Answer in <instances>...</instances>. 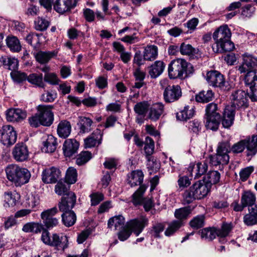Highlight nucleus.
I'll use <instances>...</instances> for the list:
<instances>
[{
	"label": "nucleus",
	"mask_w": 257,
	"mask_h": 257,
	"mask_svg": "<svg viewBox=\"0 0 257 257\" xmlns=\"http://www.w3.org/2000/svg\"><path fill=\"white\" fill-rule=\"evenodd\" d=\"M27 80L30 83L35 85L37 87L41 88H45V84L43 80L42 74H31L28 76Z\"/></svg>",
	"instance_id": "a18cd8bd"
},
{
	"label": "nucleus",
	"mask_w": 257,
	"mask_h": 257,
	"mask_svg": "<svg viewBox=\"0 0 257 257\" xmlns=\"http://www.w3.org/2000/svg\"><path fill=\"white\" fill-rule=\"evenodd\" d=\"M217 228L214 227H206L199 231L202 238L211 241L217 236Z\"/></svg>",
	"instance_id": "4c0bfd02"
},
{
	"label": "nucleus",
	"mask_w": 257,
	"mask_h": 257,
	"mask_svg": "<svg viewBox=\"0 0 257 257\" xmlns=\"http://www.w3.org/2000/svg\"><path fill=\"white\" fill-rule=\"evenodd\" d=\"M79 143L74 139L66 140L63 146V151L66 157H70L75 154L79 148Z\"/></svg>",
	"instance_id": "412c9836"
},
{
	"label": "nucleus",
	"mask_w": 257,
	"mask_h": 257,
	"mask_svg": "<svg viewBox=\"0 0 257 257\" xmlns=\"http://www.w3.org/2000/svg\"><path fill=\"white\" fill-rule=\"evenodd\" d=\"M231 223H222L220 228H217V236L219 237V242L226 241L225 237L229 235L233 228Z\"/></svg>",
	"instance_id": "2f4dec72"
},
{
	"label": "nucleus",
	"mask_w": 257,
	"mask_h": 257,
	"mask_svg": "<svg viewBox=\"0 0 257 257\" xmlns=\"http://www.w3.org/2000/svg\"><path fill=\"white\" fill-rule=\"evenodd\" d=\"M143 54L144 60L153 61L158 56V48L154 45L147 46L145 48Z\"/></svg>",
	"instance_id": "c9c22d12"
},
{
	"label": "nucleus",
	"mask_w": 257,
	"mask_h": 257,
	"mask_svg": "<svg viewBox=\"0 0 257 257\" xmlns=\"http://www.w3.org/2000/svg\"><path fill=\"white\" fill-rule=\"evenodd\" d=\"M147 159V166L150 175L158 172L160 168V163L157 162L152 156L146 157Z\"/></svg>",
	"instance_id": "8fccbe9b"
},
{
	"label": "nucleus",
	"mask_w": 257,
	"mask_h": 257,
	"mask_svg": "<svg viewBox=\"0 0 257 257\" xmlns=\"http://www.w3.org/2000/svg\"><path fill=\"white\" fill-rule=\"evenodd\" d=\"M4 65L7 66L8 69L12 71H15L18 68L19 62L15 58H8L3 60Z\"/></svg>",
	"instance_id": "338daca9"
},
{
	"label": "nucleus",
	"mask_w": 257,
	"mask_h": 257,
	"mask_svg": "<svg viewBox=\"0 0 257 257\" xmlns=\"http://www.w3.org/2000/svg\"><path fill=\"white\" fill-rule=\"evenodd\" d=\"M57 132L59 137L65 139L69 136L71 132V124L67 120H61L57 126Z\"/></svg>",
	"instance_id": "cd10ccee"
},
{
	"label": "nucleus",
	"mask_w": 257,
	"mask_h": 257,
	"mask_svg": "<svg viewBox=\"0 0 257 257\" xmlns=\"http://www.w3.org/2000/svg\"><path fill=\"white\" fill-rule=\"evenodd\" d=\"M183 224L181 221L173 220L169 224L168 227L165 231V234L168 236L173 235Z\"/></svg>",
	"instance_id": "864d4df0"
},
{
	"label": "nucleus",
	"mask_w": 257,
	"mask_h": 257,
	"mask_svg": "<svg viewBox=\"0 0 257 257\" xmlns=\"http://www.w3.org/2000/svg\"><path fill=\"white\" fill-rule=\"evenodd\" d=\"M35 29L37 31H44L47 29L50 24V22L42 17H38L34 22Z\"/></svg>",
	"instance_id": "3c124183"
},
{
	"label": "nucleus",
	"mask_w": 257,
	"mask_h": 257,
	"mask_svg": "<svg viewBox=\"0 0 257 257\" xmlns=\"http://www.w3.org/2000/svg\"><path fill=\"white\" fill-rule=\"evenodd\" d=\"M57 95L55 92L45 90L41 96V100L45 102H53L57 98Z\"/></svg>",
	"instance_id": "69168bd1"
},
{
	"label": "nucleus",
	"mask_w": 257,
	"mask_h": 257,
	"mask_svg": "<svg viewBox=\"0 0 257 257\" xmlns=\"http://www.w3.org/2000/svg\"><path fill=\"white\" fill-rule=\"evenodd\" d=\"M192 190L194 191L197 200L201 199L205 197L209 192L210 188L202 180L198 181L193 184L191 186Z\"/></svg>",
	"instance_id": "4be33fe9"
},
{
	"label": "nucleus",
	"mask_w": 257,
	"mask_h": 257,
	"mask_svg": "<svg viewBox=\"0 0 257 257\" xmlns=\"http://www.w3.org/2000/svg\"><path fill=\"white\" fill-rule=\"evenodd\" d=\"M205 126L207 129L216 131L218 129L221 115L216 103L212 102L206 105L205 109Z\"/></svg>",
	"instance_id": "20e7f679"
},
{
	"label": "nucleus",
	"mask_w": 257,
	"mask_h": 257,
	"mask_svg": "<svg viewBox=\"0 0 257 257\" xmlns=\"http://www.w3.org/2000/svg\"><path fill=\"white\" fill-rule=\"evenodd\" d=\"M148 224V218L144 216H141L127 222V226L137 236H138Z\"/></svg>",
	"instance_id": "4468645a"
},
{
	"label": "nucleus",
	"mask_w": 257,
	"mask_h": 257,
	"mask_svg": "<svg viewBox=\"0 0 257 257\" xmlns=\"http://www.w3.org/2000/svg\"><path fill=\"white\" fill-rule=\"evenodd\" d=\"M193 72L192 65L184 59H174L168 66V75L171 79H183L187 74H192Z\"/></svg>",
	"instance_id": "7ed1b4c3"
},
{
	"label": "nucleus",
	"mask_w": 257,
	"mask_h": 257,
	"mask_svg": "<svg viewBox=\"0 0 257 257\" xmlns=\"http://www.w3.org/2000/svg\"><path fill=\"white\" fill-rule=\"evenodd\" d=\"M206 79L210 85L214 87H218L224 90L227 89L224 76L219 72L216 70L208 72L206 74Z\"/></svg>",
	"instance_id": "9d476101"
},
{
	"label": "nucleus",
	"mask_w": 257,
	"mask_h": 257,
	"mask_svg": "<svg viewBox=\"0 0 257 257\" xmlns=\"http://www.w3.org/2000/svg\"><path fill=\"white\" fill-rule=\"evenodd\" d=\"M124 218L120 215L115 216L110 218L107 223L108 227L109 228H114L115 230L118 228L122 227L124 224Z\"/></svg>",
	"instance_id": "a19ab883"
},
{
	"label": "nucleus",
	"mask_w": 257,
	"mask_h": 257,
	"mask_svg": "<svg viewBox=\"0 0 257 257\" xmlns=\"http://www.w3.org/2000/svg\"><path fill=\"white\" fill-rule=\"evenodd\" d=\"M19 173L20 175L18 177L19 179L18 180L17 186H21L28 183L31 177L30 172L26 168L21 167Z\"/></svg>",
	"instance_id": "de8ad7c7"
},
{
	"label": "nucleus",
	"mask_w": 257,
	"mask_h": 257,
	"mask_svg": "<svg viewBox=\"0 0 257 257\" xmlns=\"http://www.w3.org/2000/svg\"><path fill=\"white\" fill-rule=\"evenodd\" d=\"M69 186L66 185L62 182H58L55 187V191L56 194L59 195L64 196L65 194H67L68 192L71 191H69Z\"/></svg>",
	"instance_id": "0e129e2a"
},
{
	"label": "nucleus",
	"mask_w": 257,
	"mask_h": 257,
	"mask_svg": "<svg viewBox=\"0 0 257 257\" xmlns=\"http://www.w3.org/2000/svg\"><path fill=\"white\" fill-rule=\"evenodd\" d=\"M41 240L45 244L54 246L57 250H64L67 247V244L65 241H62L63 237L60 236L56 233H54L52 236L50 232L44 229L42 233Z\"/></svg>",
	"instance_id": "39448f33"
},
{
	"label": "nucleus",
	"mask_w": 257,
	"mask_h": 257,
	"mask_svg": "<svg viewBox=\"0 0 257 257\" xmlns=\"http://www.w3.org/2000/svg\"><path fill=\"white\" fill-rule=\"evenodd\" d=\"M231 107L238 109L246 107L248 106L247 93L242 90H237L233 91L230 97Z\"/></svg>",
	"instance_id": "6e6552de"
},
{
	"label": "nucleus",
	"mask_w": 257,
	"mask_h": 257,
	"mask_svg": "<svg viewBox=\"0 0 257 257\" xmlns=\"http://www.w3.org/2000/svg\"><path fill=\"white\" fill-rule=\"evenodd\" d=\"M255 194L250 190L244 191L241 196L240 202L246 207H251L256 201Z\"/></svg>",
	"instance_id": "473e14b6"
},
{
	"label": "nucleus",
	"mask_w": 257,
	"mask_h": 257,
	"mask_svg": "<svg viewBox=\"0 0 257 257\" xmlns=\"http://www.w3.org/2000/svg\"><path fill=\"white\" fill-rule=\"evenodd\" d=\"M235 110L232 107L227 106L225 107L222 120V124L225 128H229L231 126L234 121Z\"/></svg>",
	"instance_id": "bb28decb"
},
{
	"label": "nucleus",
	"mask_w": 257,
	"mask_h": 257,
	"mask_svg": "<svg viewBox=\"0 0 257 257\" xmlns=\"http://www.w3.org/2000/svg\"><path fill=\"white\" fill-rule=\"evenodd\" d=\"M61 172L57 168L51 167L44 170L42 174V181L45 183H55L60 176Z\"/></svg>",
	"instance_id": "f3484780"
},
{
	"label": "nucleus",
	"mask_w": 257,
	"mask_h": 257,
	"mask_svg": "<svg viewBox=\"0 0 257 257\" xmlns=\"http://www.w3.org/2000/svg\"><path fill=\"white\" fill-rule=\"evenodd\" d=\"M181 96V89L178 85H168L165 88L163 92L164 100L167 103L177 101Z\"/></svg>",
	"instance_id": "9b49d317"
},
{
	"label": "nucleus",
	"mask_w": 257,
	"mask_h": 257,
	"mask_svg": "<svg viewBox=\"0 0 257 257\" xmlns=\"http://www.w3.org/2000/svg\"><path fill=\"white\" fill-rule=\"evenodd\" d=\"M103 132L99 129L96 128L88 137L84 139V147L86 148H91L98 147L102 143Z\"/></svg>",
	"instance_id": "2eb2a0df"
},
{
	"label": "nucleus",
	"mask_w": 257,
	"mask_h": 257,
	"mask_svg": "<svg viewBox=\"0 0 257 257\" xmlns=\"http://www.w3.org/2000/svg\"><path fill=\"white\" fill-rule=\"evenodd\" d=\"M7 45L11 51L15 52H20L22 46L20 41L15 36H8L6 40Z\"/></svg>",
	"instance_id": "58836bf2"
},
{
	"label": "nucleus",
	"mask_w": 257,
	"mask_h": 257,
	"mask_svg": "<svg viewBox=\"0 0 257 257\" xmlns=\"http://www.w3.org/2000/svg\"><path fill=\"white\" fill-rule=\"evenodd\" d=\"M53 106L50 105H39L36 107L37 114L40 118L42 125L50 126L54 120V114L52 111Z\"/></svg>",
	"instance_id": "423d86ee"
},
{
	"label": "nucleus",
	"mask_w": 257,
	"mask_h": 257,
	"mask_svg": "<svg viewBox=\"0 0 257 257\" xmlns=\"http://www.w3.org/2000/svg\"><path fill=\"white\" fill-rule=\"evenodd\" d=\"M197 199L194 191L192 190L191 187L187 189L183 194V203L184 204H189Z\"/></svg>",
	"instance_id": "4d7b16f0"
},
{
	"label": "nucleus",
	"mask_w": 257,
	"mask_h": 257,
	"mask_svg": "<svg viewBox=\"0 0 257 257\" xmlns=\"http://www.w3.org/2000/svg\"><path fill=\"white\" fill-rule=\"evenodd\" d=\"M21 168V167L18 165L13 164L8 165L5 169L8 179L14 183L16 186H17Z\"/></svg>",
	"instance_id": "5701e85b"
},
{
	"label": "nucleus",
	"mask_w": 257,
	"mask_h": 257,
	"mask_svg": "<svg viewBox=\"0 0 257 257\" xmlns=\"http://www.w3.org/2000/svg\"><path fill=\"white\" fill-rule=\"evenodd\" d=\"M207 169V162H198L193 165H190L188 168V171L190 173L192 176H194L195 178H196L204 174Z\"/></svg>",
	"instance_id": "393cba45"
},
{
	"label": "nucleus",
	"mask_w": 257,
	"mask_h": 257,
	"mask_svg": "<svg viewBox=\"0 0 257 257\" xmlns=\"http://www.w3.org/2000/svg\"><path fill=\"white\" fill-rule=\"evenodd\" d=\"M57 146V139L52 135H49L46 141L43 142L42 150L45 153H52L56 150Z\"/></svg>",
	"instance_id": "7c9ffc66"
},
{
	"label": "nucleus",
	"mask_w": 257,
	"mask_h": 257,
	"mask_svg": "<svg viewBox=\"0 0 257 257\" xmlns=\"http://www.w3.org/2000/svg\"><path fill=\"white\" fill-rule=\"evenodd\" d=\"M144 144V151L146 154V157H150V156H152V155L154 152V141L151 138L149 137H147L145 138Z\"/></svg>",
	"instance_id": "5fc2aeb1"
},
{
	"label": "nucleus",
	"mask_w": 257,
	"mask_h": 257,
	"mask_svg": "<svg viewBox=\"0 0 257 257\" xmlns=\"http://www.w3.org/2000/svg\"><path fill=\"white\" fill-rule=\"evenodd\" d=\"M72 0H56L54 4V9L58 13L63 14L70 11L75 7Z\"/></svg>",
	"instance_id": "b1692460"
},
{
	"label": "nucleus",
	"mask_w": 257,
	"mask_h": 257,
	"mask_svg": "<svg viewBox=\"0 0 257 257\" xmlns=\"http://www.w3.org/2000/svg\"><path fill=\"white\" fill-rule=\"evenodd\" d=\"M79 118L80 132L82 133L90 132L93 122L92 120L90 118L84 116H80Z\"/></svg>",
	"instance_id": "c03bdc74"
},
{
	"label": "nucleus",
	"mask_w": 257,
	"mask_h": 257,
	"mask_svg": "<svg viewBox=\"0 0 257 257\" xmlns=\"http://www.w3.org/2000/svg\"><path fill=\"white\" fill-rule=\"evenodd\" d=\"M248 212L243 218L244 223L247 226H252L257 224V216L249 208Z\"/></svg>",
	"instance_id": "bf43d9fd"
},
{
	"label": "nucleus",
	"mask_w": 257,
	"mask_h": 257,
	"mask_svg": "<svg viewBox=\"0 0 257 257\" xmlns=\"http://www.w3.org/2000/svg\"><path fill=\"white\" fill-rule=\"evenodd\" d=\"M179 51L181 54L184 55L194 56L198 53V49L193 48L191 45L182 43L180 47Z\"/></svg>",
	"instance_id": "09e8293b"
},
{
	"label": "nucleus",
	"mask_w": 257,
	"mask_h": 257,
	"mask_svg": "<svg viewBox=\"0 0 257 257\" xmlns=\"http://www.w3.org/2000/svg\"><path fill=\"white\" fill-rule=\"evenodd\" d=\"M61 217L63 224L67 227L73 225L76 221V215L74 211L63 212Z\"/></svg>",
	"instance_id": "ea45409f"
},
{
	"label": "nucleus",
	"mask_w": 257,
	"mask_h": 257,
	"mask_svg": "<svg viewBox=\"0 0 257 257\" xmlns=\"http://www.w3.org/2000/svg\"><path fill=\"white\" fill-rule=\"evenodd\" d=\"M188 127L191 132L198 135L201 130V122L197 119L191 120L188 122Z\"/></svg>",
	"instance_id": "e2e57ef3"
},
{
	"label": "nucleus",
	"mask_w": 257,
	"mask_h": 257,
	"mask_svg": "<svg viewBox=\"0 0 257 257\" xmlns=\"http://www.w3.org/2000/svg\"><path fill=\"white\" fill-rule=\"evenodd\" d=\"M165 112L164 105L161 102L153 104L149 109L148 118L156 121L159 119Z\"/></svg>",
	"instance_id": "aec40b11"
},
{
	"label": "nucleus",
	"mask_w": 257,
	"mask_h": 257,
	"mask_svg": "<svg viewBox=\"0 0 257 257\" xmlns=\"http://www.w3.org/2000/svg\"><path fill=\"white\" fill-rule=\"evenodd\" d=\"M92 158L91 153L88 151H83L77 155L76 158V163L78 166L86 164Z\"/></svg>",
	"instance_id": "13d9d810"
},
{
	"label": "nucleus",
	"mask_w": 257,
	"mask_h": 257,
	"mask_svg": "<svg viewBox=\"0 0 257 257\" xmlns=\"http://www.w3.org/2000/svg\"><path fill=\"white\" fill-rule=\"evenodd\" d=\"M144 175L141 170L132 171L127 176L126 183L131 187H136L143 185Z\"/></svg>",
	"instance_id": "6ab92c4d"
},
{
	"label": "nucleus",
	"mask_w": 257,
	"mask_h": 257,
	"mask_svg": "<svg viewBox=\"0 0 257 257\" xmlns=\"http://www.w3.org/2000/svg\"><path fill=\"white\" fill-rule=\"evenodd\" d=\"M17 135L14 127L10 125H5L0 129V141L6 146L14 144Z\"/></svg>",
	"instance_id": "0eeeda50"
},
{
	"label": "nucleus",
	"mask_w": 257,
	"mask_h": 257,
	"mask_svg": "<svg viewBox=\"0 0 257 257\" xmlns=\"http://www.w3.org/2000/svg\"><path fill=\"white\" fill-rule=\"evenodd\" d=\"M11 76L14 81L18 83L25 81L28 78V76L25 73L16 70L12 71L11 72Z\"/></svg>",
	"instance_id": "774afa93"
},
{
	"label": "nucleus",
	"mask_w": 257,
	"mask_h": 257,
	"mask_svg": "<svg viewBox=\"0 0 257 257\" xmlns=\"http://www.w3.org/2000/svg\"><path fill=\"white\" fill-rule=\"evenodd\" d=\"M190 225L194 229H199L202 227L205 224V216L204 215H197L190 221Z\"/></svg>",
	"instance_id": "052dcab7"
},
{
	"label": "nucleus",
	"mask_w": 257,
	"mask_h": 257,
	"mask_svg": "<svg viewBox=\"0 0 257 257\" xmlns=\"http://www.w3.org/2000/svg\"><path fill=\"white\" fill-rule=\"evenodd\" d=\"M42 34H38L36 33H30L25 38L26 42L34 48L37 49L40 45V37L42 36Z\"/></svg>",
	"instance_id": "49530a36"
},
{
	"label": "nucleus",
	"mask_w": 257,
	"mask_h": 257,
	"mask_svg": "<svg viewBox=\"0 0 257 257\" xmlns=\"http://www.w3.org/2000/svg\"><path fill=\"white\" fill-rule=\"evenodd\" d=\"M57 53L53 51H40L34 53V56L37 62L40 64H44L47 63L50 59L57 56Z\"/></svg>",
	"instance_id": "c85d7f7f"
},
{
	"label": "nucleus",
	"mask_w": 257,
	"mask_h": 257,
	"mask_svg": "<svg viewBox=\"0 0 257 257\" xmlns=\"http://www.w3.org/2000/svg\"><path fill=\"white\" fill-rule=\"evenodd\" d=\"M76 202V196L73 192H68L62 196L61 201L58 204L59 210L61 212L72 211Z\"/></svg>",
	"instance_id": "f8f14e48"
},
{
	"label": "nucleus",
	"mask_w": 257,
	"mask_h": 257,
	"mask_svg": "<svg viewBox=\"0 0 257 257\" xmlns=\"http://www.w3.org/2000/svg\"><path fill=\"white\" fill-rule=\"evenodd\" d=\"M13 155L17 161L23 162L27 160L29 157L27 146L24 143L16 144L13 150Z\"/></svg>",
	"instance_id": "a211bd4d"
},
{
	"label": "nucleus",
	"mask_w": 257,
	"mask_h": 257,
	"mask_svg": "<svg viewBox=\"0 0 257 257\" xmlns=\"http://www.w3.org/2000/svg\"><path fill=\"white\" fill-rule=\"evenodd\" d=\"M65 179V182L68 184L75 183L77 180L76 169L73 167H69L66 171Z\"/></svg>",
	"instance_id": "603ef678"
},
{
	"label": "nucleus",
	"mask_w": 257,
	"mask_h": 257,
	"mask_svg": "<svg viewBox=\"0 0 257 257\" xmlns=\"http://www.w3.org/2000/svg\"><path fill=\"white\" fill-rule=\"evenodd\" d=\"M214 96V93L210 89L203 90L195 96L196 101L201 103H207L211 101Z\"/></svg>",
	"instance_id": "e433bc0d"
},
{
	"label": "nucleus",
	"mask_w": 257,
	"mask_h": 257,
	"mask_svg": "<svg viewBox=\"0 0 257 257\" xmlns=\"http://www.w3.org/2000/svg\"><path fill=\"white\" fill-rule=\"evenodd\" d=\"M165 226V224L163 223L155 222L153 224L150 233L155 238L159 237L160 233L164 230Z\"/></svg>",
	"instance_id": "680f3d73"
},
{
	"label": "nucleus",
	"mask_w": 257,
	"mask_h": 257,
	"mask_svg": "<svg viewBox=\"0 0 257 257\" xmlns=\"http://www.w3.org/2000/svg\"><path fill=\"white\" fill-rule=\"evenodd\" d=\"M231 33L227 25L219 27L213 34L215 45L212 46L215 53L230 52L234 49V43L231 41Z\"/></svg>",
	"instance_id": "f257e3e1"
},
{
	"label": "nucleus",
	"mask_w": 257,
	"mask_h": 257,
	"mask_svg": "<svg viewBox=\"0 0 257 257\" xmlns=\"http://www.w3.org/2000/svg\"><path fill=\"white\" fill-rule=\"evenodd\" d=\"M220 178V173L216 171H209L202 180L210 188L213 184L219 182Z\"/></svg>",
	"instance_id": "72a5a7b5"
},
{
	"label": "nucleus",
	"mask_w": 257,
	"mask_h": 257,
	"mask_svg": "<svg viewBox=\"0 0 257 257\" xmlns=\"http://www.w3.org/2000/svg\"><path fill=\"white\" fill-rule=\"evenodd\" d=\"M194 109L188 105H185L183 109L176 113V118L181 121H185L193 116Z\"/></svg>",
	"instance_id": "f704fd0d"
},
{
	"label": "nucleus",
	"mask_w": 257,
	"mask_h": 257,
	"mask_svg": "<svg viewBox=\"0 0 257 257\" xmlns=\"http://www.w3.org/2000/svg\"><path fill=\"white\" fill-rule=\"evenodd\" d=\"M150 105L148 101H144L137 103L134 107V110L136 113L139 116L144 117L148 111H149Z\"/></svg>",
	"instance_id": "37998d69"
},
{
	"label": "nucleus",
	"mask_w": 257,
	"mask_h": 257,
	"mask_svg": "<svg viewBox=\"0 0 257 257\" xmlns=\"http://www.w3.org/2000/svg\"><path fill=\"white\" fill-rule=\"evenodd\" d=\"M191 212L190 207H183L177 209L174 213L175 217L178 219L177 221H183L186 219Z\"/></svg>",
	"instance_id": "6e6d98bb"
},
{
	"label": "nucleus",
	"mask_w": 257,
	"mask_h": 257,
	"mask_svg": "<svg viewBox=\"0 0 257 257\" xmlns=\"http://www.w3.org/2000/svg\"><path fill=\"white\" fill-rule=\"evenodd\" d=\"M243 61L238 67L240 73H245L247 71L257 69V58L248 54L242 55Z\"/></svg>",
	"instance_id": "ddd939ff"
},
{
	"label": "nucleus",
	"mask_w": 257,
	"mask_h": 257,
	"mask_svg": "<svg viewBox=\"0 0 257 257\" xmlns=\"http://www.w3.org/2000/svg\"><path fill=\"white\" fill-rule=\"evenodd\" d=\"M6 119L13 122H21L27 117L26 111L19 108H10L5 112Z\"/></svg>",
	"instance_id": "dca6fc26"
},
{
	"label": "nucleus",
	"mask_w": 257,
	"mask_h": 257,
	"mask_svg": "<svg viewBox=\"0 0 257 257\" xmlns=\"http://www.w3.org/2000/svg\"><path fill=\"white\" fill-rule=\"evenodd\" d=\"M165 64L162 61H156L148 67V73L151 78L155 79L159 77L164 71Z\"/></svg>",
	"instance_id": "a878e982"
},
{
	"label": "nucleus",
	"mask_w": 257,
	"mask_h": 257,
	"mask_svg": "<svg viewBox=\"0 0 257 257\" xmlns=\"http://www.w3.org/2000/svg\"><path fill=\"white\" fill-rule=\"evenodd\" d=\"M147 188L146 185H142L132 195V202L135 206L141 205L144 201V194Z\"/></svg>",
	"instance_id": "c756f323"
},
{
	"label": "nucleus",
	"mask_w": 257,
	"mask_h": 257,
	"mask_svg": "<svg viewBox=\"0 0 257 257\" xmlns=\"http://www.w3.org/2000/svg\"><path fill=\"white\" fill-rule=\"evenodd\" d=\"M231 147L228 141H222L218 143L216 154L210 155L208 158L210 166L223 169L224 165H227L229 160L228 153L231 151Z\"/></svg>",
	"instance_id": "f03ea898"
},
{
	"label": "nucleus",
	"mask_w": 257,
	"mask_h": 257,
	"mask_svg": "<svg viewBox=\"0 0 257 257\" xmlns=\"http://www.w3.org/2000/svg\"><path fill=\"white\" fill-rule=\"evenodd\" d=\"M58 212L56 207L47 209L41 214V218L43 224L47 228H53L58 224V219L54 217V215Z\"/></svg>",
	"instance_id": "1a4fd4ad"
},
{
	"label": "nucleus",
	"mask_w": 257,
	"mask_h": 257,
	"mask_svg": "<svg viewBox=\"0 0 257 257\" xmlns=\"http://www.w3.org/2000/svg\"><path fill=\"white\" fill-rule=\"evenodd\" d=\"M244 82L249 87L257 85V69L245 72Z\"/></svg>",
	"instance_id": "79ce46f5"
}]
</instances>
